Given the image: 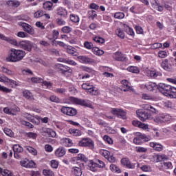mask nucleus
<instances>
[{"label":"nucleus","instance_id":"obj_1","mask_svg":"<svg viewBox=\"0 0 176 176\" xmlns=\"http://www.w3.org/2000/svg\"><path fill=\"white\" fill-rule=\"evenodd\" d=\"M25 56V52L20 50L12 49L10 56L6 58L7 61H11L12 63H17V61H21L22 58H24Z\"/></svg>","mask_w":176,"mask_h":176},{"label":"nucleus","instance_id":"obj_2","mask_svg":"<svg viewBox=\"0 0 176 176\" xmlns=\"http://www.w3.org/2000/svg\"><path fill=\"white\" fill-rule=\"evenodd\" d=\"M14 46H19L21 47V49H23V50H26L27 52H31L32 50V47L34 46V44H32V42L30 41H22L17 43V45H14Z\"/></svg>","mask_w":176,"mask_h":176},{"label":"nucleus","instance_id":"obj_3","mask_svg":"<svg viewBox=\"0 0 176 176\" xmlns=\"http://www.w3.org/2000/svg\"><path fill=\"white\" fill-rule=\"evenodd\" d=\"M136 113L142 122H145L146 120H152L153 119V117H152V115L148 113L146 111L144 110L139 109L136 111Z\"/></svg>","mask_w":176,"mask_h":176},{"label":"nucleus","instance_id":"obj_4","mask_svg":"<svg viewBox=\"0 0 176 176\" xmlns=\"http://www.w3.org/2000/svg\"><path fill=\"white\" fill-rule=\"evenodd\" d=\"M79 146H88L89 149H94V141L90 138H83L78 142Z\"/></svg>","mask_w":176,"mask_h":176},{"label":"nucleus","instance_id":"obj_5","mask_svg":"<svg viewBox=\"0 0 176 176\" xmlns=\"http://www.w3.org/2000/svg\"><path fill=\"white\" fill-rule=\"evenodd\" d=\"M157 89L160 93L164 94V96H170V90L171 89V85H167L166 84L160 83L157 85Z\"/></svg>","mask_w":176,"mask_h":176},{"label":"nucleus","instance_id":"obj_6","mask_svg":"<svg viewBox=\"0 0 176 176\" xmlns=\"http://www.w3.org/2000/svg\"><path fill=\"white\" fill-rule=\"evenodd\" d=\"M138 137H136L133 139V142L136 145H141L142 144V140H144V141L148 142L151 141V136H146L145 134H142L141 133H138Z\"/></svg>","mask_w":176,"mask_h":176},{"label":"nucleus","instance_id":"obj_7","mask_svg":"<svg viewBox=\"0 0 176 176\" xmlns=\"http://www.w3.org/2000/svg\"><path fill=\"white\" fill-rule=\"evenodd\" d=\"M62 113L67 115V116H75L78 113V111L72 107H63L60 109Z\"/></svg>","mask_w":176,"mask_h":176},{"label":"nucleus","instance_id":"obj_8","mask_svg":"<svg viewBox=\"0 0 176 176\" xmlns=\"http://www.w3.org/2000/svg\"><path fill=\"white\" fill-rule=\"evenodd\" d=\"M111 112L112 115H116V116H118L120 119H126V111L122 109L113 108L111 109Z\"/></svg>","mask_w":176,"mask_h":176},{"label":"nucleus","instance_id":"obj_9","mask_svg":"<svg viewBox=\"0 0 176 176\" xmlns=\"http://www.w3.org/2000/svg\"><path fill=\"white\" fill-rule=\"evenodd\" d=\"M15 159L21 158V153L23 152V147L19 144H14L12 147Z\"/></svg>","mask_w":176,"mask_h":176},{"label":"nucleus","instance_id":"obj_10","mask_svg":"<svg viewBox=\"0 0 176 176\" xmlns=\"http://www.w3.org/2000/svg\"><path fill=\"white\" fill-rule=\"evenodd\" d=\"M18 25L22 27L24 31H25L28 34H30V35H34L35 31L34 30V28H32V26H31L30 25H28V23H25L24 22H19Z\"/></svg>","mask_w":176,"mask_h":176},{"label":"nucleus","instance_id":"obj_11","mask_svg":"<svg viewBox=\"0 0 176 176\" xmlns=\"http://www.w3.org/2000/svg\"><path fill=\"white\" fill-rule=\"evenodd\" d=\"M56 67L63 75H65V74H67V72H69V74H71L72 72V69H71V67H69L67 65H64L62 64H57V65H56Z\"/></svg>","mask_w":176,"mask_h":176},{"label":"nucleus","instance_id":"obj_12","mask_svg":"<svg viewBox=\"0 0 176 176\" xmlns=\"http://www.w3.org/2000/svg\"><path fill=\"white\" fill-rule=\"evenodd\" d=\"M78 60L83 64H97L96 60L87 56H80L78 57Z\"/></svg>","mask_w":176,"mask_h":176},{"label":"nucleus","instance_id":"obj_13","mask_svg":"<svg viewBox=\"0 0 176 176\" xmlns=\"http://www.w3.org/2000/svg\"><path fill=\"white\" fill-rule=\"evenodd\" d=\"M162 67L165 71H168V72H172V71H174V67L173 65L168 63V59H164L162 62Z\"/></svg>","mask_w":176,"mask_h":176},{"label":"nucleus","instance_id":"obj_14","mask_svg":"<svg viewBox=\"0 0 176 176\" xmlns=\"http://www.w3.org/2000/svg\"><path fill=\"white\" fill-rule=\"evenodd\" d=\"M70 101H72V102H74V104H77L78 105H82L83 107H89V103H87V102H86V100L83 99L71 97Z\"/></svg>","mask_w":176,"mask_h":176},{"label":"nucleus","instance_id":"obj_15","mask_svg":"<svg viewBox=\"0 0 176 176\" xmlns=\"http://www.w3.org/2000/svg\"><path fill=\"white\" fill-rule=\"evenodd\" d=\"M43 135H46L47 137H52V138H54L56 135V132L49 128H43Z\"/></svg>","mask_w":176,"mask_h":176},{"label":"nucleus","instance_id":"obj_16","mask_svg":"<svg viewBox=\"0 0 176 176\" xmlns=\"http://www.w3.org/2000/svg\"><path fill=\"white\" fill-rule=\"evenodd\" d=\"M121 164L122 166H126L127 168H135V165L131 164V162L129 158H122L121 160Z\"/></svg>","mask_w":176,"mask_h":176},{"label":"nucleus","instance_id":"obj_17","mask_svg":"<svg viewBox=\"0 0 176 176\" xmlns=\"http://www.w3.org/2000/svg\"><path fill=\"white\" fill-rule=\"evenodd\" d=\"M146 74L147 76H150L153 79H155L157 76H162V74L156 70H147Z\"/></svg>","mask_w":176,"mask_h":176},{"label":"nucleus","instance_id":"obj_18","mask_svg":"<svg viewBox=\"0 0 176 176\" xmlns=\"http://www.w3.org/2000/svg\"><path fill=\"white\" fill-rule=\"evenodd\" d=\"M67 153L65 148L63 146L58 148L55 151V155L57 157H63Z\"/></svg>","mask_w":176,"mask_h":176},{"label":"nucleus","instance_id":"obj_19","mask_svg":"<svg viewBox=\"0 0 176 176\" xmlns=\"http://www.w3.org/2000/svg\"><path fill=\"white\" fill-rule=\"evenodd\" d=\"M0 39L1 41H6V42H10L12 45H17V41L13 39L12 37H7L2 34H0Z\"/></svg>","mask_w":176,"mask_h":176},{"label":"nucleus","instance_id":"obj_20","mask_svg":"<svg viewBox=\"0 0 176 176\" xmlns=\"http://www.w3.org/2000/svg\"><path fill=\"white\" fill-rule=\"evenodd\" d=\"M60 144L63 145V146H72V145H74L72 140L67 138H62L60 140Z\"/></svg>","mask_w":176,"mask_h":176},{"label":"nucleus","instance_id":"obj_21","mask_svg":"<svg viewBox=\"0 0 176 176\" xmlns=\"http://www.w3.org/2000/svg\"><path fill=\"white\" fill-rule=\"evenodd\" d=\"M166 118L167 116H162L155 117V118H153V119L155 123H157V124H159V123H164V122H167V119H166Z\"/></svg>","mask_w":176,"mask_h":176},{"label":"nucleus","instance_id":"obj_22","mask_svg":"<svg viewBox=\"0 0 176 176\" xmlns=\"http://www.w3.org/2000/svg\"><path fill=\"white\" fill-rule=\"evenodd\" d=\"M150 146L151 148H153V149H155V151H157L158 152H161V151H163V146L160 144L151 142Z\"/></svg>","mask_w":176,"mask_h":176},{"label":"nucleus","instance_id":"obj_23","mask_svg":"<svg viewBox=\"0 0 176 176\" xmlns=\"http://www.w3.org/2000/svg\"><path fill=\"white\" fill-rule=\"evenodd\" d=\"M56 13L62 17H65V16L67 14V10L63 7L58 8L56 10Z\"/></svg>","mask_w":176,"mask_h":176},{"label":"nucleus","instance_id":"obj_24","mask_svg":"<svg viewBox=\"0 0 176 176\" xmlns=\"http://www.w3.org/2000/svg\"><path fill=\"white\" fill-rule=\"evenodd\" d=\"M113 57L114 60H116V61H124V57L122 56V52H117L113 55Z\"/></svg>","mask_w":176,"mask_h":176},{"label":"nucleus","instance_id":"obj_25","mask_svg":"<svg viewBox=\"0 0 176 176\" xmlns=\"http://www.w3.org/2000/svg\"><path fill=\"white\" fill-rule=\"evenodd\" d=\"M69 133L74 137H79L82 135V132L79 129H69Z\"/></svg>","mask_w":176,"mask_h":176},{"label":"nucleus","instance_id":"obj_26","mask_svg":"<svg viewBox=\"0 0 176 176\" xmlns=\"http://www.w3.org/2000/svg\"><path fill=\"white\" fill-rule=\"evenodd\" d=\"M122 90L123 91H129V90H131V87L130 85H129V81L127 80H123L122 81Z\"/></svg>","mask_w":176,"mask_h":176},{"label":"nucleus","instance_id":"obj_27","mask_svg":"<svg viewBox=\"0 0 176 176\" xmlns=\"http://www.w3.org/2000/svg\"><path fill=\"white\" fill-rule=\"evenodd\" d=\"M144 87L148 91H153L156 87L157 89V85L155 82H148L146 85H144Z\"/></svg>","mask_w":176,"mask_h":176},{"label":"nucleus","instance_id":"obj_28","mask_svg":"<svg viewBox=\"0 0 176 176\" xmlns=\"http://www.w3.org/2000/svg\"><path fill=\"white\" fill-rule=\"evenodd\" d=\"M23 96L27 100H34V96H32V93L30 92V91H28V90L23 91Z\"/></svg>","mask_w":176,"mask_h":176},{"label":"nucleus","instance_id":"obj_29","mask_svg":"<svg viewBox=\"0 0 176 176\" xmlns=\"http://www.w3.org/2000/svg\"><path fill=\"white\" fill-rule=\"evenodd\" d=\"M6 3L10 8H18V6H20V1H8Z\"/></svg>","mask_w":176,"mask_h":176},{"label":"nucleus","instance_id":"obj_30","mask_svg":"<svg viewBox=\"0 0 176 176\" xmlns=\"http://www.w3.org/2000/svg\"><path fill=\"white\" fill-rule=\"evenodd\" d=\"M161 166L165 170H168V168H173V164L170 162H161Z\"/></svg>","mask_w":176,"mask_h":176},{"label":"nucleus","instance_id":"obj_31","mask_svg":"<svg viewBox=\"0 0 176 176\" xmlns=\"http://www.w3.org/2000/svg\"><path fill=\"white\" fill-rule=\"evenodd\" d=\"M25 118H27L28 120H31L32 123H35L36 124H38L39 123V120L38 119H35L34 116H31V114H25Z\"/></svg>","mask_w":176,"mask_h":176},{"label":"nucleus","instance_id":"obj_32","mask_svg":"<svg viewBox=\"0 0 176 176\" xmlns=\"http://www.w3.org/2000/svg\"><path fill=\"white\" fill-rule=\"evenodd\" d=\"M88 167L91 171H97V163H94L93 161H90Z\"/></svg>","mask_w":176,"mask_h":176},{"label":"nucleus","instance_id":"obj_33","mask_svg":"<svg viewBox=\"0 0 176 176\" xmlns=\"http://www.w3.org/2000/svg\"><path fill=\"white\" fill-rule=\"evenodd\" d=\"M92 52L96 56H102V54H104V51H102V50H100L98 47L92 48Z\"/></svg>","mask_w":176,"mask_h":176},{"label":"nucleus","instance_id":"obj_34","mask_svg":"<svg viewBox=\"0 0 176 176\" xmlns=\"http://www.w3.org/2000/svg\"><path fill=\"white\" fill-rule=\"evenodd\" d=\"M52 8H53V3L51 1H46L43 3V8L45 10H52Z\"/></svg>","mask_w":176,"mask_h":176},{"label":"nucleus","instance_id":"obj_35","mask_svg":"<svg viewBox=\"0 0 176 176\" xmlns=\"http://www.w3.org/2000/svg\"><path fill=\"white\" fill-rule=\"evenodd\" d=\"M87 93H89V94H92V96H98V90L96 89L94 85L87 91Z\"/></svg>","mask_w":176,"mask_h":176},{"label":"nucleus","instance_id":"obj_36","mask_svg":"<svg viewBox=\"0 0 176 176\" xmlns=\"http://www.w3.org/2000/svg\"><path fill=\"white\" fill-rule=\"evenodd\" d=\"M73 173L75 176H82V169L79 167H74Z\"/></svg>","mask_w":176,"mask_h":176},{"label":"nucleus","instance_id":"obj_37","mask_svg":"<svg viewBox=\"0 0 176 176\" xmlns=\"http://www.w3.org/2000/svg\"><path fill=\"white\" fill-rule=\"evenodd\" d=\"M127 71L132 72L133 74H140V69H138V67L134 66L128 67Z\"/></svg>","mask_w":176,"mask_h":176},{"label":"nucleus","instance_id":"obj_38","mask_svg":"<svg viewBox=\"0 0 176 176\" xmlns=\"http://www.w3.org/2000/svg\"><path fill=\"white\" fill-rule=\"evenodd\" d=\"M166 160H168V157L166 155H160L157 156V162H166Z\"/></svg>","mask_w":176,"mask_h":176},{"label":"nucleus","instance_id":"obj_39","mask_svg":"<svg viewBox=\"0 0 176 176\" xmlns=\"http://www.w3.org/2000/svg\"><path fill=\"white\" fill-rule=\"evenodd\" d=\"M99 153L101 156L105 157V159H108V157L111 155V153L107 150H100Z\"/></svg>","mask_w":176,"mask_h":176},{"label":"nucleus","instance_id":"obj_40","mask_svg":"<svg viewBox=\"0 0 176 176\" xmlns=\"http://www.w3.org/2000/svg\"><path fill=\"white\" fill-rule=\"evenodd\" d=\"M43 174L45 176H54V172L49 169H44L43 170Z\"/></svg>","mask_w":176,"mask_h":176},{"label":"nucleus","instance_id":"obj_41","mask_svg":"<svg viewBox=\"0 0 176 176\" xmlns=\"http://www.w3.org/2000/svg\"><path fill=\"white\" fill-rule=\"evenodd\" d=\"M25 148L27 149V151H28V152H30V153H32V155H36L38 153L36 150L32 146H26Z\"/></svg>","mask_w":176,"mask_h":176},{"label":"nucleus","instance_id":"obj_42","mask_svg":"<svg viewBox=\"0 0 176 176\" xmlns=\"http://www.w3.org/2000/svg\"><path fill=\"white\" fill-rule=\"evenodd\" d=\"M89 18L91 19L92 20H94L95 17H97V12L95 10H89L88 12Z\"/></svg>","mask_w":176,"mask_h":176},{"label":"nucleus","instance_id":"obj_43","mask_svg":"<svg viewBox=\"0 0 176 176\" xmlns=\"http://www.w3.org/2000/svg\"><path fill=\"white\" fill-rule=\"evenodd\" d=\"M61 31L63 32L64 34H69V32H72V28L69 26H64L62 28Z\"/></svg>","mask_w":176,"mask_h":176},{"label":"nucleus","instance_id":"obj_44","mask_svg":"<svg viewBox=\"0 0 176 176\" xmlns=\"http://www.w3.org/2000/svg\"><path fill=\"white\" fill-rule=\"evenodd\" d=\"M70 20L73 23H79V16L75 14L70 15Z\"/></svg>","mask_w":176,"mask_h":176},{"label":"nucleus","instance_id":"obj_45","mask_svg":"<svg viewBox=\"0 0 176 176\" xmlns=\"http://www.w3.org/2000/svg\"><path fill=\"white\" fill-rule=\"evenodd\" d=\"M31 80L33 83H42V82H43V78H41L39 77H33L32 78Z\"/></svg>","mask_w":176,"mask_h":176},{"label":"nucleus","instance_id":"obj_46","mask_svg":"<svg viewBox=\"0 0 176 176\" xmlns=\"http://www.w3.org/2000/svg\"><path fill=\"white\" fill-rule=\"evenodd\" d=\"M3 131L6 135H8V137H13L14 135L13 131H11L10 129L5 128Z\"/></svg>","mask_w":176,"mask_h":176},{"label":"nucleus","instance_id":"obj_47","mask_svg":"<svg viewBox=\"0 0 176 176\" xmlns=\"http://www.w3.org/2000/svg\"><path fill=\"white\" fill-rule=\"evenodd\" d=\"M94 41L96 42V43H104L105 42V40L100 36H96L94 38Z\"/></svg>","mask_w":176,"mask_h":176},{"label":"nucleus","instance_id":"obj_48","mask_svg":"<svg viewBox=\"0 0 176 176\" xmlns=\"http://www.w3.org/2000/svg\"><path fill=\"white\" fill-rule=\"evenodd\" d=\"M116 34L119 36V38H121L123 39L124 38V33L120 30V29H117L116 30Z\"/></svg>","mask_w":176,"mask_h":176},{"label":"nucleus","instance_id":"obj_49","mask_svg":"<svg viewBox=\"0 0 176 176\" xmlns=\"http://www.w3.org/2000/svg\"><path fill=\"white\" fill-rule=\"evenodd\" d=\"M125 32H126V34H128V35H134V31L133 30V29L127 25H126L125 27Z\"/></svg>","mask_w":176,"mask_h":176},{"label":"nucleus","instance_id":"obj_50","mask_svg":"<svg viewBox=\"0 0 176 176\" xmlns=\"http://www.w3.org/2000/svg\"><path fill=\"white\" fill-rule=\"evenodd\" d=\"M91 87H93V85H90V83L89 82H86V83H83L82 85V89H83L84 90H89Z\"/></svg>","mask_w":176,"mask_h":176},{"label":"nucleus","instance_id":"obj_51","mask_svg":"<svg viewBox=\"0 0 176 176\" xmlns=\"http://www.w3.org/2000/svg\"><path fill=\"white\" fill-rule=\"evenodd\" d=\"M110 170L115 173H120V169L115 164L110 165Z\"/></svg>","mask_w":176,"mask_h":176},{"label":"nucleus","instance_id":"obj_52","mask_svg":"<svg viewBox=\"0 0 176 176\" xmlns=\"http://www.w3.org/2000/svg\"><path fill=\"white\" fill-rule=\"evenodd\" d=\"M55 93H57L58 94H65V93H67V89L64 88H57L55 89Z\"/></svg>","mask_w":176,"mask_h":176},{"label":"nucleus","instance_id":"obj_53","mask_svg":"<svg viewBox=\"0 0 176 176\" xmlns=\"http://www.w3.org/2000/svg\"><path fill=\"white\" fill-rule=\"evenodd\" d=\"M84 47L89 50L94 48V47H93V43L88 41L84 43Z\"/></svg>","mask_w":176,"mask_h":176},{"label":"nucleus","instance_id":"obj_54","mask_svg":"<svg viewBox=\"0 0 176 176\" xmlns=\"http://www.w3.org/2000/svg\"><path fill=\"white\" fill-rule=\"evenodd\" d=\"M1 69L3 71V72H4V74H7V75H13V72L12 70H9V69L5 67H2Z\"/></svg>","mask_w":176,"mask_h":176},{"label":"nucleus","instance_id":"obj_55","mask_svg":"<svg viewBox=\"0 0 176 176\" xmlns=\"http://www.w3.org/2000/svg\"><path fill=\"white\" fill-rule=\"evenodd\" d=\"M115 19H124V13L123 12H116L114 14Z\"/></svg>","mask_w":176,"mask_h":176},{"label":"nucleus","instance_id":"obj_56","mask_svg":"<svg viewBox=\"0 0 176 176\" xmlns=\"http://www.w3.org/2000/svg\"><path fill=\"white\" fill-rule=\"evenodd\" d=\"M158 56L160 57V58H166V57L167 56V52L165 51H160L158 52Z\"/></svg>","mask_w":176,"mask_h":176},{"label":"nucleus","instance_id":"obj_57","mask_svg":"<svg viewBox=\"0 0 176 176\" xmlns=\"http://www.w3.org/2000/svg\"><path fill=\"white\" fill-rule=\"evenodd\" d=\"M103 140L104 141H106L107 142H108V144H113V140H112V138H111L109 136L105 135L103 137Z\"/></svg>","mask_w":176,"mask_h":176},{"label":"nucleus","instance_id":"obj_58","mask_svg":"<svg viewBox=\"0 0 176 176\" xmlns=\"http://www.w3.org/2000/svg\"><path fill=\"white\" fill-rule=\"evenodd\" d=\"M51 167L52 168H57V167H58V162L53 160L51 161Z\"/></svg>","mask_w":176,"mask_h":176},{"label":"nucleus","instance_id":"obj_59","mask_svg":"<svg viewBox=\"0 0 176 176\" xmlns=\"http://www.w3.org/2000/svg\"><path fill=\"white\" fill-rule=\"evenodd\" d=\"M78 160H81V162H87V158L83 154L78 155Z\"/></svg>","mask_w":176,"mask_h":176},{"label":"nucleus","instance_id":"obj_60","mask_svg":"<svg viewBox=\"0 0 176 176\" xmlns=\"http://www.w3.org/2000/svg\"><path fill=\"white\" fill-rule=\"evenodd\" d=\"M50 101L52 102H60V99L56 96H52L50 97Z\"/></svg>","mask_w":176,"mask_h":176},{"label":"nucleus","instance_id":"obj_61","mask_svg":"<svg viewBox=\"0 0 176 176\" xmlns=\"http://www.w3.org/2000/svg\"><path fill=\"white\" fill-rule=\"evenodd\" d=\"M0 91H3L4 93H10V91H12V89L0 85Z\"/></svg>","mask_w":176,"mask_h":176},{"label":"nucleus","instance_id":"obj_62","mask_svg":"<svg viewBox=\"0 0 176 176\" xmlns=\"http://www.w3.org/2000/svg\"><path fill=\"white\" fill-rule=\"evenodd\" d=\"M45 12L43 11H37L34 13V17L36 19H38V17H42V16H44Z\"/></svg>","mask_w":176,"mask_h":176},{"label":"nucleus","instance_id":"obj_63","mask_svg":"<svg viewBox=\"0 0 176 176\" xmlns=\"http://www.w3.org/2000/svg\"><path fill=\"white\" fill-rule=\"evenodd\" d=\"M56 23H57L58 25H65V24H66L65 21H64V19H62L60 18L56 19Z\"/></svg>","mask_w":176,"mask_h":176},{"label":"nucleus","instance_id":"obj_64","mask_svg":"<svg viewBox=\"0 0 176 176\" xmlns=\"http://www.w3.org/2000/svg\"><path fill=\"white\" fill-rule=\"evenodd\" d=\"M2 175L3 176H12V172L9 170H3L2 173Z\"/></svg>","mask_w":176,"mask_h":176}]
</instances>
